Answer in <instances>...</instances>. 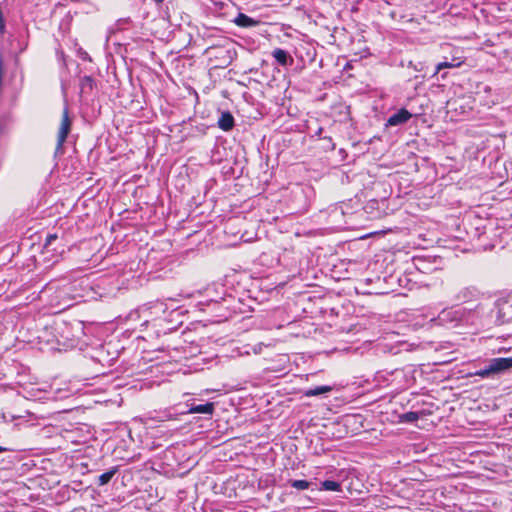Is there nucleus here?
<instances>
[{
	"label": "nucleus",
	"mask_w": 512,
	"mask_h": 512,
	"mask_svg": "<svg viewBox=\"0 0 512 512\" xmlns=\"http://www.w3.org/2000/svg\"><path fill=\"white\" fill-rule=\"evenodd\" d=\"M512 368V357L508 358H494L489 361V364L478 370L475 375L486 378L494 374L503 373Z\"/></svg>",
	"instance_id": "obj_1"
},
{
	"label": "nucleus",
	"mask_w": 512,
	"mask_h": 512,
	"mask_svg": "<svg viewBox=\"0 0 512 512\" xmlns=\"http://www.w3.org/2000/svg\"><path fill=\"white\" fill-rule=\"evenodd\" d=\"M72 121L69 117L68 108L65 107L57 136V150L61 149L71 130Z\"/></svg>",
	"instance_id": "obj_2"
},
{
	"label": "nucleus",
	"mask_w": 512,
	"mask_h": 512,
	"mask_svg": "<svg viewBox=\"0 0 512 512\" xmlns=\"http://www.w3.org/2000/svg\"><path fill=\"white\" fill-rule=\"evenodd\" d=\"M410 117L411 114L407 110L401 109L397 113L391 115L388 118L387 124L390 126L400 125L407 122L410 119Z\"/></svg>",
	"instance_id": "obj_3"
},
{
	"label": "nucleus",
	"mask_w": 512,
	"mask_h": 512,
	"mask_svg": "<svg viewBox=\"0 0 512 512\" xmlns=\"http://www.w3.org/2000/svg\"><path fill=\"white\" fill-rule=\"evenodd\" d=\"M237 26L248 28L257 26L259 24V21L247 16L246 14L239 13L236 18L232 20Z\"/></svg>",
	"instance_id": "obj_4"
},
{
	"label": "nucleus",
	"mask_w": 512,
	"mask_h": 512,
	"mask_svg": "<svg viewBox=\"0 0 512 512\" xmlns=\"http://www.w3.org/2000/svg\"><path fill=\"white\" fill-rule=\"evenodd\" d=\"M464 63L463 57L454 56L450 61H443L437 64L436 73L445 68H455L460 67Z\"/></svg>",
	"instance_id": "obj_5"
},
{
	"label": "nucleus",
	"mask_w": 512,
	"mask_h": 512,
	"mask_svg": "<svg viewBox=\"0 0 512 512\" xmlns=\"http://www.w3.org/2000/svg\"><path fill=\"white\" fill-rule=\"evenodd\" d=\"M213 409H214L213 403H205V404H198V405L191 404L188 412L191 414H196V413L197 414L198 413L199 414H212Z\"/></svg>",
	"instance_id": "obj_6"
},
{
	"label": "nucleus",
	"mask_w": 512,
	"mask_h": 512,
	"mask_svg": "<svg viewBox=\"0 0 512 512\" xmlns=\"http://www.w3.org/2000/svg\"><path fill=\"white\" fill-rule=\"evenodd\" d=\"M272 55L275 58V60L282 66H286L293 62V59L289 56L288 52L283 49H275L272 52Z\"/></svg>",
	"instance_id": "obj_7"
},
{
	"label": "nucleus",
	"mask_w": 512,
	"mask_h": 512,
	"mask_svg": "<svg viewBox=\"0 0 512 512\" xmlns=\"http://www.w3.org/2000/svg\"><path fill=\"white\" fill-rule=\"evenodd\" d=\"M478 295V291L474 287L463 288L457 294V300L462 302H467L472 300Z\"/></svg>",
	"instance_id": "obj_8"
},
{
	"label": "nucleus",
	"mask_w": 512,
	"mask_h": 512,
	"mask_svg": "<svg viewBox=\"0 0 512 512\" xmlns=\"http://www.w3.org/2000/svg\"><path fill=\"white\" fill-rule=\"evenodd\" d=\"M330 391H332L331 386L323 385V386H317L315 388H310V389L305 390L304 395L306 397H314V396H319V395L328 393Z\"/></svg>",
	"instance_id": "obj_9"
},
{
	"label": "nucleus",
	"mask_w": 512,
	"mask_h": 512,
	"mask_svg": "<svg viewBox=\"0 0 512 512\" xmlns=\"http://www.w3.org/2000/svg\"><path fill=\"white\" fill-rule=\"evenodd\" d=\"M95 86V80L91 76H84L80 80V91L81 93H89Z\"/></svg>",
	"instance_id": "obj_10"
},
{
	"label": "nucleus",
	"mask_w": 512,
	"mask_h": 512,
	"mask_svg": "<svg viewBox=\"0 0 512 512\" xmlns=\"http://www.w3.org/2000/svg\"><path fill=\"white\" fill-rule=\"evenodd\" d=\"M117 471H118L117 467H112L107 472L101 474L98 477V484L100 486H104V485L108 484L111 481V479L113 478V476L117 473Z\"/></svg>",
	"instance_id": "obj_11"
},
{
	"label": "nucleus",
	"mask_w": 512,
	"mask_h": 512,
	"mask_svg": "<svg viewBox=\"0 0 512 512\" xmlns=\"http://www.w3.org/2000/svg\"><path fill=\"white\" fill-rule=\"evenodd\" d=\"M420 418L418 412L410 411L399 416V421L402 423H412L417 421Z\"/></svg>",
	"instance_id": "obj_12"
},
{
	"label": "nucleus",
	"mask_w": 512,
	"mask_h": 512,
	"mask_svg": "<svg viewBox=\"0 0 512 512\" xmlns=\"http://www.w3.org/2000/svg\"><path fill=\"white\" fill-rule=\"evenodd\" d=\"M321 490L341 491V484L332 480H325L321 483Z\"/></svg>",
	"instance_id": "obj_13"
},
{
	"label": "nucleus",
	"mask_w": 512,
	"mask_h": 512,
	"mask_svg": "<svg viewBox=\"0 0 512 512\" xmlns=\"http://www.w3.org/2000/svg\"><path fill=\"white\" fill-rule=\"evenodd\" d=\"M288 484L296 490H306L310 487L311 482L307 480H289Z\"/></svg>",
	"instance_id": "obj_14"
},
{
	"label": "nucleus",
	"mask_w": 512,
	"mask_h": 512,
	"mask_svg": "<svg viewBox=\"0 0 512 512\" xmlns=\"http://www.w3.org/2000/svg\"><path fill=\"white\" fill-rule=\"evenodd\" d=\"M236 43L233 40L226 41V56L232 59V53L236 54L235 51Z\"/></svg>",
	"instance_id": "obj_15"
},
{
	"label": "nucleus",
	"mask_w": 512,
	"mask_h": 512,
	"mask_svg": "<svg viewBox=\"0 0 512 512\" xmlns=\"http://www.w3.org/2000/svg\"><path fill=\"white\" fill-rule=\"evenodd\" d=\"M57 239H58V235L57 234H48L47 237H46V240H45L44 247L48 248Z\"/></svg>",
	"instance_id": "obj_16"
},
{
	"label": "nucleus",
	"mask_w": 512,
	"mask_h": 512,
	"mask_svg": "<svg viewBox=\"0 0 512 512\" xmlns=\"http://www.w3.org/2000/svg\"><path fill=\"white\" fill-rule=\"evenodd\" d=\"M233 126H234V118L229 112H226V131L232 129Z\"/></svg>",
	"instance_id": "obj_17"
},
{
	"label": "nucleus",
	"mask_w": 512,
	"mask_h": 512,
	"mask_svg": "<svg viewBox=\"0 0 512 512\" xmlns=\"http://www.w3.org/2000/svg\"><path fill=\"white\" fill-rule=\"evenodd\" d=\"M217 123H218V126H219L222 130H224V123H225V120H224V112H221V114H220V116H219V118H218Z\"/></svg>",
	"instance_id": "obj_18"
},
{
	"label": "nucleus",
	"mask_w": 512,
	"mask_h": 512,
	"mask_svg": "<svg viewBox=\"0 0 512 512\" xmlns=\"http://www.w3.org/2000/svg\"><path fill=\"white\" fill-rule=\"evenodd\" d=\"M5 451H12V449L0 446V453L5 452Z\"/></svg>",
	"instance_id": "obj_19"
},
{
	"label": "nucleus",
	"mask_w": 512,
	"mask_h": 512,
	"mask_svg": "<svg viewBox=\"0 0 512 512\" xmlns=\"http://www.w3.org/2000/svg\"><path fill=\"white\" fill-rule=\"evenodd\" d=\"M504 303H505L504 301H502V300H498V301H496V303H495V304H496V306L500 307V306H501L502 304H504Z\"/></svg>",
	"instance_id": "obj_20"
},
{
	"label": "nucleus",
	"mask_w": 512,
	"mask_h": 512,
	"mask_svg": "<svg viewBox=\"0 0 512 512\" xmlns=\"http://www.w3.org/2000/svg\"><path fill=\"white\" fill-rule=\"evenodd\" d=\"M156 3L161 4L164 2V0H154Z\"/></svg>",
	"instance_id": "obj_21"
},
{
	"label": "nucleus",
	"mask_w": 512,
	"mask_h": 512,
	"mask_svg": "<svg viewBox=\"0 0 512 512\" xmlns=\"http://www.w3.org/2000/svg\"><path fill=\"white\" fill-rule=\"evenodd\" d=\"M215 5H220V7H222V2L215 1Z\"/></svg>",
	"instance_id": "obj_22"
},
{
	"label": "nucleus",
	"mask_w": 512,
	"mask_h": 512,
	"mask_svg": "<svg viewBox=\"0 0 512 512\" xmlns=\"http://www.w3.org/2000/svg\"><path fill=\"white\" fill-rule=\"evenodd\" d=\"M215 149H216V151L218 153L219 152V145H216Z\"/></svg>",
	"instance_id": "obj_23"
}]
</instances>
